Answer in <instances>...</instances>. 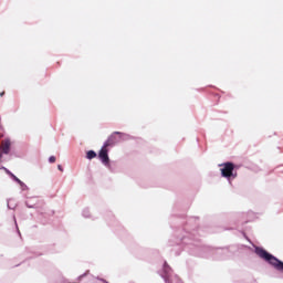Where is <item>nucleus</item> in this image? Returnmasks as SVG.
Here are the masks:
<instances>
[{
	"label": "nucleus",
	"mask_w": 283,
	"mask_h": 283,
	"mask_svg": "<svg viewBox=\"0 0 283 283\" xmlns=\"http://www.w3.org/2000/svg\"><path fill=\"white\" fill-rule=\"evenodd\" d=\"M254 253H256L258 258L268 262L273 269L283 273V262L280 259L275 258L273 254L269 253L263 248H255Z\"/></svg>",
	"instance_id": "f257e3e1"
},
{
	"label": "nucleus",
	"mask_w": 283,
	"mask_h": 283,
	"mask_svg": "<svg viewBox=\"0 0 283 283\" xmlns=\"http://www.w3.org/2000/svg\"><path fill=\"white\" fill-rule=\"evenodd\" d=\"M219 170L222 178H227V180H234V178H238V174L235 172V165L233 163L220 164Z\"/></svg>",
	"instance_id": "f03ea898"
},
{
	"label": "nucleus",
	"mask_w": 283,
	"mask_h": 283,
	"mask_svg": "<svg viewBox=\"0 0 283 283\" xmlns=\"http://www.w3.org/2000/svg\"><path fill=\"white\" fill-rule=\"evenodd\" d=\"M86 158H87L88 160H92V159L96 158V153H95L94 150H88V151L86 153Z\"/></svg>",
	"instance_id": "39448f33"
},
{
	"label": "nucleus",
	"mask_w": 283,
	"mask_h": 283,
	"mask_svg": "<svg viewBox=\"0 0 283 283\" xmlns=\"http://www.w3.org/2000/svg\"><path fill=\"white\" fill-rule=\"evenodd\" d=\"M7 174L11 175V177L13 178V180H15V182H18V185L20 186V188L22 189V191H25V189H28V186H25L23 184V181H21L20 179L17 178V176L12 175L10 171L7 170Z\"/></svg>",
	"instance_id": "20e7f679"
},
{
	"label": "nucleus",
	"mask_w": 283,
	"mask_h": 283,
	"mask_svg": "<svg viewBox=\"0 0 283 283\" xmlns=\"http://www.w3.org/2000/svg\"><path fill=\"white\" fill-rule=\"evenodd\" d=\"M49 160H50L51 163H56V157H50Z\"/></svg>",
	"instance_id": "423d86ee"
},
{
	"label": "nucleus",
	"mask_w": 283,
	"mask_h": 283,
	"mask_svg": "<svg viewBox=\"0 0 283 283\" xmlns=\"http://www.w3.org/2000/svg\"><path fill=\"white\" fill-rule=\"evenodd\" d=\"M107 144H104V146L102 147V149L99 150L98 157L102 160L103 165H105L106 167L109 165V156L107 155L108 150H107Z\"/></svg>",
	"instance_id": "7ed1b4c3"
}]
</instances>
